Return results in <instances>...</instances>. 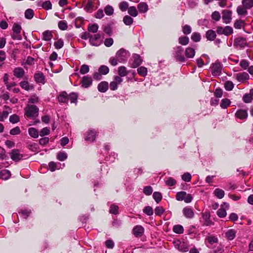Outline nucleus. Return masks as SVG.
<instances>
[{"mask_svg": "<svg viewBox=\"0 0 253 253\" xmlns=\"http://www.w3.org/2000/svg\"><path fill=\"white\" fill-rule=\"evenodd\" d=\"M35 80L38 83L44 84V76L42 73L39 72L36 73L34 76Z\"/></svg>", "mask_w": 253, "mask_h": 253, "instance_id": "23", "label": "nucleus"}, {"mask_svg": "<svg viewBox=\"0 0 253 253\" xmlns=\"http://www.w3.org/2000/svg\"><path fill=\"white\" fill-rule=\"evenodd\" d=\"M224 87L226 90H232L234 87V84L231 81H226L224 83Z\"/></svg>", "mask_w": 253, "mask_h": 253, "instance_id": "50", "label": "nucleus"}, {"mask_svg": "<svg viewBox=\"0 0 253 253\" xmlns=\"http://www.w3.org/2000/svg\"><path fill=\"white\" fill-rule=\"evenodd\" d=\"M144 229L141 225L135 226L132 229L133 234L136 237H141L144 233Z\"/></svg>", "mask_w": 253, "mask_h": 253, "instance_id": "11", "label": "nucleus"}, {"mask_svg": "<svg viewBox=\"0 0 253 253\" xmlns=\"http://www.w3.org/2000/svg\"><path fill=\"white\" fill-rule=\"evenodd\" d=\"M119 8L122 11H125L128 8V4L126 1H123L120 3Z\"/></svg>", "mask_w": 253, "mask_h": 253, "instance_id": "56", "label": "nucleus"}, {"mask_svg": "<svg viewBox=\"0 0 253 253\" xmlns=\"http://www.w3.org/2000/svg\"><path fill=\"white\" fill-rule=\"evenodd\" d=\"M28 133L29 135L33 138H38L39 135L38 130L34 127H30L28 129Z\"/></svg>", "mask_w": 253, "mask_h": 253, "instance_id": "32", "label": "nucleus"}, {"mask_svg": "<svg viewBox=\"0 0 253 253\" xmlns=\"http://www.w3.org/2000/svg\"><path fill=\"white\" fill-rule=\"evenodd\" d=\"M11 159L14 161H18L23 158V155L20 153L18 149H13L10 153Z\"/></svg>", "mask_w": 253, "mask_h": 253, "instance_id": "9", "label": "nucleus"}, {"mask_svg": "<svg viewBox=\"0 0 253 253\" xmlns=\"http://www.w3.org/2000/svg\"><path fill=\"white\" fill-rule=\"evenodd\" d=\"M20 86L24 89L29 91L34 88V85L32 84H29L27 81H22L20 83Z\"/></svg>", "mask_w": 253, "mask_h": 253, "instance_id": "24", "label": "nucleus"}, {"mask_svg": "<svg viewBox=\"0 0 253 253\" xmlns=\"http://www.w3.org/2000/svg\"><path fill=\"white\" fill-rule=\"evenodd\" d=\"M28 148L33 152H37L38 151V145L35 143L29 144Z\"/></svg>", "mask_w": 253, "mask_h": 253, "instance_id": "64", "label": "nucleus"}, {"mask_svg": "<svg viewBox=\"0 0 253 253\" xmlns=\"http://www.w3.org/2000/svg\"><path fill=\"white\" fill-rule=\"evenodd\" d=\"M184 215L187 218H192L194 216V212L192 208L186 207L182 210Z\"/></svg>", "mask_w": 253, "mask_h": 253, "instance_id": "12", "label": "nucleus"}, {"mask_svg": "<svg viewBox=\"0 0 253 253\" xmlns=\"http://www.w3.org/2000/svg\"><path fill=\"white\" fill-rule=\"evenodd\" d=\"M119 207L118 206L115 205H112L110 206V213L114 214H117L118 213Z\"/></svg>", "mask_w": 253, "mask_h": 253, "instance_id": "54", "label": "nucleus"}, {"mask_svg": "<svg viewBox=\"0 0 253 253\" xmlns=\"http://www.w3.org/2000/svg\"><path fill=\"white\" fill-rule=\"evenodd\" d=\"M231 101L229 99L224 98L221 100L220 107L222 109H226L230 105Z\"/></svg>", "mask_w": 253, "mask_h": 253, "instance_id": "37", "label": "nucleus"}, {"mask_svg": "<svg viewBox=\"0 0 253 253\" xmlns=\"http://www.w3.org/2000/svg\"><path fill=\"white\" fill-rule=\"evenodd\" d=\"M4 108L6 109V110H4L2 111L1 114H0V121H3L4 120L7 118L8 114L11 112V109L7 106H4Z\"/></svg>", "mask_w": 253, "mask_h": 253, "instance_id": "20", "label": "nucleus"}, {"mask_svg": "<svg viewBox=\"0 0 253 253\" xmlns=\"http://www.w3.org/2000/svg\"><path fill=\"white\" fill-rule=\"evenodd\" d=\"M67 158V155L65 152H59L57 154V158L60 161L65 160Z\"/></svg>", "mask_w": 253, "mask_h": 253, "instance_id": "53", "label": "nucleus"}, {"mask_svg": "<svg viewBox=\"0 0 253 253\" xmlns=\"http://www.w3.org/2000/svg\"><path fill=\"white\" fill-rule=\"evenodd\" d=\"M216 34L214 31L209 30L206 32V37L208 40L213 41L216 38Z\"/></svg>", "mask_w": 253, "mask_h": 253, "instance_id": "27", "label": "nucleus"}, {"mask_svg": "<svg viewBox=\"0 0 253 253\" xmlns=\"http://www.w3.org/2000/svg\"><path fill=\"white\" fill-rule=\"evenodd\" d=\"M222 66L219 63H215L212 64L211 72L214 76H218L221 72Z\"/></svg>", "mask_w": 253, "mask_h": 253, "instance_id": "10", "label": "nucleus"}, {"mask_svg": "<svg viewBox=\"0 0 253 253\" xmlns=\"http://www.w3.org/2000/svg\"><path fill=\"white\" fill-rule=\"evenodd\" d=\"M133 58L134 62L132 64V67L133 68H136L138 67L142 63V59L141 58V57L138 54H135L134 55Z\"/></svg>", "mask_w": 253, "mask_h": 253, "instance_id": "28", "label": "nucleus"}, {"mask_svg": "<svg viewBox=\"0 0 253 253\" xmlns=\"http://www.w3.org/2000/svg\"><path fill=\"white\" fill-rule=\"evenodd\" d=\"M236 235V231L233 229L228 230L225 233L226 237L230 240H232L235 237Z\"/></svg>", "mask_w": 253, "mask_h": 253, "instance_id": "35", "label": "nucleus"}, {"mask_svg": "<svg viewBox=\"0 0 253 253\" xmlns=\"http://www.w3.org/2000/svg\"><path fill=\"white\" fill-rule=\"evenodd\" d=\"M9 121L12 124L17 123L19 121V118L16 114L12 115L9 117Z\"/></svg>", "mask_w": 253, "mask_h": 253, "instance_id": "61", "label": "nucleus"}, {"mask_svg": "<svg viewBox=\"0 0 253 253\" xmlns=\"http://www.w3.org/2000/svg\"><path fill=\"white\" fill-rule=\"evenodd\" d=\"M128 13L133 17H136L138 14V12L134 6H130L128 8Z\"/></svg>", "mask_w": 253, "mask_h": 253, "instance_id": "45", "label": "nucleus"}, {"mask_svg": "<svg viewBox=\"0 0 253 253\" xmlns=\"http://www.w3.org/2000/svg\"><path fill=\"white\" fill-rule=\"evenodd\" d=\"M137 8L140 12H146L148 10V5L143 2L140 3L138 4Z\"/></svg>", "mask_w": 253, "mask_h": 253, "instance_id": "38", "label": "nucleus"}, {"mask_svg": "<svg viewBox=\"0 0 253 253\" xmlns=\"http://www.w3.org/2000/svg\"><path fill=\"white\" fill-rule=\"evenodd\" d=\"M98 72L101 74L105 75L109 73V69L105 65H101L98 69Z\"/></svg>", "mask_w": 253, "mask_h": 253, "instance_id": "42", "label": "nucleus"}, {"mask_svg": "<svg viewBox=\"0 0 253 253\" xmlns=\"http://www.w3.org/2000/svg\"><path fill=\"white\" fill-rule=\"evenodd\" d=\"M166 184L168 186H172L176 184V181L172 177H168L165 181Z\"/></svg>", "mask_w": 253, "mask_h": 253, "instance_id": "44", "label": "nucleus"}, {"mask_svg": "<svg viewBox=\"0 0 253 253\" xmlns=\"http://www.w3.org/2000/svg\"><path fill=\"white\" fill-rule=\"evenodd\" d=\"M11 176V173L9 170L3 169L0 171V178L3 180L8 179Z\"/></svg>", "mask_w": 253, "mask_h": 253, "instance_id": "25", "label": "nucleus"}, {"mask_svg": "<svg viewBox=\"0 0 253 253\" xmlns=\"http://www.w3.org/2000/svg\"><path fill=\"white\" fill-rule=\"evenodd\" d=\"M226 210L222 208H220L217 211V214L221 218L224 217L226 215Z\"/></svg>", "mask_w": 253, "mask_h": 253, "instance_id": "59", "label": "nucleus"}, {"mask_svg": "<svg viewBox=\"0 0 253 253\" xmlns=\"http://www.w3.org/2000/svg\"><path fill=\"white\" fill-rule=\"evenodd\" d=\"M98 26L96 24H89L87 27V31L91 33H96L98 29Z\"/></svg>", "mask_w": 253, "mask_h": 253, "instance_id": "33", "label": "nucleus"}, {"mask_svg": "<svg viewBox=\"0 0 253 253\" xmlns=\"http://www.w3.org/2000/svg\"><path fill=\"white\" fill-rule=\"evenodd\" d=\"M13 73L14 75L16 77L18 78H21L24 76L25 71L23 68L21 67H17L14 69Z\"/></svg>", "mask_w": 253, "mask_h": 253, "instance_id": "22", "label": "nucleus"}, {"mask_svg": "<svg viewBox=\"0 0 253 253\" xmlns=\"http://www.w3.org/2000/svg\"><path fill=\"white\" fill-rule=\"evenodd\" d=\"M57 99L59 103L67 104V93L65 91H62L57 97Z\"/></svg>", "mask_w": 253, "mask_h": 253, "instance_id": "17", "label": "nucleus"}, {"mask_svg": "<svg viewBox=\"0 0 253 253\" xmlns=\"http://www.w3.org/2000/svg\"><path fill=\"white\" fill-rule=\"evenodd\" d=\"M234 46L244 47L247 45L246 39L244 38H237L234 40Z\"/></svg>", "mask_w": 253, "mask_h": 253, "instance_id": "14", "label": "nucleus"}, {"mask_svg": "<svg viewBox=\"0 0 253 253\" xmlns=\"http://www.w3.org/2000/svg\"><path fill=\"white\" fill-rule=\"evenodd\" d=\"M39 109L33 105H28L25 109V115L29 118L36 117L38 115Z\"/></svg>", "mask_w": 253, "mask_h": 253, "instance_id": "1", "label": "nucleus"}, {"mask_svg": "<svg viewBox=\"0 0 253 253\" xmlns=\"http://www.w3.org/2000/svg\"><path fill=\"white\" fill-rule=\"evenodd\" d=\"M222 18L223 22L226 24L230 23L232 19V12L229 10H223L222 11Z\"/></svg>", "mask_w": 253, "mask_h": 253, "instance_id": "8", "label": "nucleus"}, {"mask_svg": "<svg viewBox=\"0 0 253 253\" xmlns=\"http://www.w3.org/2000/svg\"><path fill=\"white\" fill-rule=\"evenodd\" d=\"M192 29L188 25H185L182 27V32L185 35H188L191 33Z\"/></svg>", "mask_w": 253, "mask_h": 253, "instance_id": "57", "label": "nucleus"}, {"mask_svg": "<svg viewBox=\"0 0 253 253\" xmlns=\"http://www.w3.org/2000/svg\"><path fill=\"white\" fill-rule=\"evenodd\" d=\"M173 231L177 234H181L183 232L184 229L182 225H176L173 226Z\"/></svg>", "mask_w": 253, "mask_h": 253, "instance_id": "46", "label": "nucleus"}, {"mask_svg": "<svg viewBox=\"0 0 253 253\" xmlns=\"http://www.w3.org/2000/svg\"><path fill=\"white\" fill-rule=\"evenodd\" d=\"M235 117L240 120H246L248 116L247 110L240 109L235 114Z\"/></svg>", "mask_w": 253, "mask_h": 253, "instance_id": "13", "label": "nucleus"}, {"mask_svg": "<svg viewBox=\"0 0 253 253\" xmlns=\"http://www.w3.org/2000/svg\"><path fill=\"white\" fill-rule=\"evenodd\" d=\"M153 197L155 200V201L158 203H159L162 199V195L160 192H155L153 193Z\"/></svg>", "mask_w": 253, "mask_h": 253, "instance_id": "47", "label": "nucleus"}, {"mask_svg": "<svg viewBox=\"0 0 253 253\" xmlns=\"http://www.w3.org/2000/svg\"><path fill=\"white\" fill-rule=\"evenodd\" d=\"M42 6L45 10H49L52 8V4L50 0H46L42 3Z\"/></svg>", "mask_w": 253, "mask_h": 253, "instance_id": "51", "label": "nucleus"}, {"mask_svg": "<svg viewBox=\"0 0 253 253\" xmlns=\"http://www.w3.org/2000/svg\"><path fill=\"white\" fill-rule=\"evenodd\" d=\"M93 4L91 0H88L87 2L84 7V9L87 11H90L93 9Z\"/></svg>", "mask_w": 253, "mask_h": 253, "instance_id": "60", "label": "nucleus"}, {"mask_svg": "<svg viewBox=\"0 0 253 253\" xmlns=\"http://www.w3.org/2000/svg\"><path fill=\"white\" fill-rule=\"evenodd\" d=\"M92 81L91 77L84 76L82 81V86L85 88L88 87L92 84Z\"/></svg>", "mask_w": 253, "mask_h": 253, "instance_id": "18", "label": "nucleus"}, {"mask_svg": "<svg viewBox=\"0 0 253 253\" xmlns=\"http://www.w3.org/2000/svg\"><path fill=\"white\" fill-rule=\"evenodd\" d=\"M96 132L94 130H89L86 132L85 140L87 141L93 142L96 137Z\"/></svg>", "mask_w": 253, "mask_h": 253, "instance_id": "16", "label": "nucleus"}, {"mask_svg": "<svg viewBox=\"0 0 253 253\" xmlns=\"http://www.w3.org/2000/svg\"><path fill=\"white\" fill-rule=\"evenodd\" d=\"M133 19L129 16L126 15L123 18V22L126 25H130L133 23Z\"/></svg>", "mask_w": 253, "mask_h": 253, "instance_id": "49", "label": "nucleus"}, {"mask_svg": "<svg viewBox=\"0 0 253 253\" xmlns=\"http://www.w3.org/2000/svg\"><path fill=\"white\" fill-rule=\"evenodd\" d=\"M101 35L100 34H96L95 35H91L90 38L89 42L90 44L93 46H98L101 43Z\"/></svg>", "mask_w": 253, "mask_h": 253, "instance_id": "7", "label": "nucleus"}, {"mask_svg": "<svg viewBox=\"0 0 253 253\" xmlns=\"http://www.w3.org/2000/svg\"><path fill=\"white\" fill-rule=\"evenodd\" d=\"M243 6L248 9H250L253 6V0H243Z\"/></svg>", "mask_w": 253, "mask_h": 253, "instance_id": "41", "label": "nucleus"}, {"mask_svg": "<svg viewBox=\"0 0 253 253\" xmlns=\"http://www.w3.org/2000/svg\"><path fill=\"white\" fill-rule=\"evenodd\" d=\"M247 8L243 5L238 6L237 8V12L239 15L245 16L247 14Z\"/></svg>", "mask_w": 253, "mask_h": 253, "instance_id": "31", "label": "nucleus"}, {"mask_svg": "<svg viewBox=\"0 0 253 253\" xmlns=\"http://www.w3.org/2000/svg\"><path fill=\"white\" fill-rule=\"evenodd\" d=\"M59 28L61 30H65L67 29V24L65 21H60L58 24Z\"/></svg>", "mask_w": 253, "mask_h": 253, "instance_id": "52", "label": "nucleus"}, {"mask_svg": "<svg viewBox=\"0 0 253 253\" xmlns=\"http://www.w3.org/2000/svg\"><path fill=\"white\" fill-rule=\"evenodd\" d=\"M34 15V11L32 9H28L25 12V16L27 19H32Z\"/></svg>", "mask_w": 253, "mask_h": 253, "instance_id": "48", "label": "nucleus"}, {"mask_svg": "<svg viewBox=\"0 0 253 253\" xmlns=\"http://www.w3.org/2000/svg\"><path fill=\"white\" fill-rule=\"evenodd\" d=\"M218 239L213 236H208L205 239V242L209 245H211L214 243H217L218 242Z\"/></svg>", "mask_w": 253, "mask_h": 253, "instance_id": "30", "label": "nucleus"}, {"mask_svg": "<svg viewBox=\"0 0 253 253\" xmlns=\"http://www.w3.org/2000/svg\"><path fill=\"white\" fill-rule=\"evenodd\" d=\"M249 75L246 72L238 73L236 75V79L239 82L247 80L249 79Z\"/></svg>", "mask_w": 253, "mask_h": 253, "instance_id": "26", "label": "nucleus"}, {"mask_svg": "<svg viewBox=\"0 0 253 253\" xmlns=\"http://www.w3.org/2000/svg\"><path fill=\"white\" fill-rule=\"evenodd\" d=\"M50 133L49 128L47 127H45L43 128L41 131L39 132V135L41 136H43L44 135H47L49 134Z\"/></svg>", "mask_w": 253, "mask_h": 253, "instance_id": "58", "label": "nucleus"}, {"mask_svg": "<svg viewBox=\"0 0 253 253\" xmlns=\"http://www.w3.org/2000/svg\"><path fill=\"white\" fill-rule=\"evenodd\" d=\"M78 98V94L77 93L72 92L69 94L67 93V102L70 100L71 103L76 104Z\"/></svg>", "mask_w": 253, "mask_h": 253, "instance_id": "21", "label": "nucleus"}, {"mask_svg": "<svg viewBox=\"0 0 253 253\" xmlns=\"http://www.w3.org/2000/svg\"><path fill=\"white\" fill-rule=\"evenodd\" d=\"M143 212L148 215H152L153 214V209L150 206H146L143 209Z\"/></svg>", "mask_w": 253, "mask_h": 253, "instance_id": "62", "label": "nucleus"}, {"mask_svg": "<svg viewBox=\"0 0 253 253\" xmlns=\"http://www.w3.org/2000/svg\"><path fill=\"white\" fill-rule=\"evenodd\" d=\"M174 57L177 61L183 62L185 61V58L183 54V48L181 46H177L174 48Z\"/></svg>", "mask_w": 253, "mask_h": 253, "instance_id": "3", "label": "nucleus"}, {"mask_svg": "<svg viewBox=\"0 0 253 253\" xmlns=\"http://www.w3.org/2000/svg\"><path fill=\"white\" fill-rule=\"evenodd\" d=\"M118 73L119 76L121 77H125L127 75L128 72L125 66H120L118 68Z\"/></svg>", "mask_w": 253, "mask_h": 253, "instance_id": "34", "label": "nucleus"}, {"mask_svg": "<svg viewBox=\"0 0 253 253\" xmlns=\"http://www.w3.org/2000/svg\"><path fill=\"white\" fill-rule=\"evenodd\" d=\"M189 42V39L188 37L186 36H181L178 39L179 43L183 45H187Z\"/></svg>", "mask_w": 253, "mask_h": 253, "instance_id": "40", "label": "nucleus"}, {"mask_svg": "<svg viewBox=\"0 0 253 253\" xmlns=\"http://www.w3.org/2000/svg\"><path fill=\"white\" fill-rule=\"evenodd\" d=\"M191 38L194 42H198L201 40V36L199 33L194 32L192 34Z\"/></svg>", "mask_w": 253, "mask_h": 253, "instance_id": "55", "label": "nucleus"}, {"mask_svg": "<svg viewBox=\"0 0 253 253\" xmlns=\"http://www.w3.org/2000/svg\"><path fill=\"white\" fill-rule=\"evenodd\" d=\"M176 199L179 201L183 200L185 203H189L192 201L193 198L191 194H187L185 191H180L176 193Z\"/></svg>", "mask_w": 253, "mask_h": 253, "instance_id": "2", "label": "nucleus"}, {"mask_svg": "<svg viewBox=\"0 0 253 253\" xmlns=\"http://www.w3.org/2000/svg\"><path fill=\"white\" fill-rule=\"evenodd\" d=\"M42 35L43 40L46 41H50L53 37L51 32L48 30L44 31Z\"/></svg>", "mask_w": 253, "mask_h": 253, "instance_id": "39", "label": "nucleus"}, {"mask_svg": "<svg viewBox=\"0 0 253 253\" xmlns=\"http://www.w3.org/2000/svg\"><path fill=\"white\" fill-rule=\"evenodd\" d=\"M202 217L204 220V225L210 226L213 224V222L210 220L211 214L209 211H206L202 213Z\"/></svg>", "mask_w": 253, "mask_h": 253, "instance_id": "15", "label": "nucleus"}, {"mask_svg": "<svg viewBox=\"0 0 253 253\" xmlns=\"http://www.w3.org/2000/svg\"><path fill=\"white\" fill-rule=\"evenodd\" d=\"M173 244L175 247L181 252H187L189 250V246L185 242L177 240L173 241Z\"/></svg>", "mask_w": 253, "mask_h": 253, "instance_id": "4", "label": "nucleus"}, {"mask_svg": "<svg viewBox=\"0 0 253 253\" xmlns=\"http://www.w3.org/2000/svg\"><path fill=\"white\" fill-rule=\"evenodd\" d=\"M224 35L225 36H228L233 32V30L232 28L230 26H227L224 28Z\"/></svg>", "mask_w": 253, "mask_h": 253, "instance_id": "63", "label": "nucleus"}, {"mask_svg": "<svg viewBox=\"0 0 253 253\" xmlns=\"http://www.w3.org/2000/svg\"><path fill=\"white\" fill-rule=\"evenodd\" d=\"M137 72L140 76L145 77L147 74V69L144 67L141 66L137 69Z\"/></svg>", "mask_w": 253, "mask_h": 253, "instance_id": "43", "label": "nucleus"}, {"mask_svg": "<svg viewBox=\"0 0 253 253\" xmlns=\"http://www.w3.org/2000/svg\"><path fill=\"white\" fill-rule=\"evenodd\" d=\"M108 83L106 81H103L100 83L98 85V89L100 92H105L108 89Z\"/></svg>", "mask_w": 253, "mask_h": 253, "instance_id": "19", "label": "nucleus"}, {"mask_svg": "<svg viewBox=\"0 0 253 253\" xmlns=\"http://www.w3.org/2000/svg\"><path fill=\"white\" fill-rule=\"evenodd\" d=\"M214 195L218 199H222L224 196V191L220 189L216 188L213 192Z\"/></svg>", "mask_w": 253, "mask_h": 253, "instance_id": "36", "label": "nucleus"}, {"mask_svg": "<svg viewBox=\"0 0 253 253\" xmlns=\"http://www.w3.org/2000/svg\"><path fill=\"white\" fill-rule=\"evenodd\" d=\"M185 54L187 58H193L195 54V51L193 48H186L185 51Z\"/></svg>", "mask_w": 253, "mask_h": 253, "instance_id": "29", "label": "nucleus"}, {"mask_svg": "<svg viewBox=\"0 0 253 253\" xmlns=\"http://www.w3.org/2000/svg\"><path fill=\"white\" fill-rule=\"evenodd\" d=\"M123 79L119 76H114L113 81L110 83V88L111 90L114 91L118 89V85L123 82Z\"/></svg>", "mask_w": 253, "mask_h": 253, "instance_id": "5", "label": "nucleus"}, {"mask_svg": "<svg viewBox=\"0 0 253 253\" xmlns=\"http://www.w3.org/2000/svg\"><path fill=\"white\" fill-rule=\"evenodd\" d=\"M128 54L126 50L124 49H120L116 53V57L120 62L125 61L128 57Z\"/></svg>", "mask_w": 253, "mask_h": 253, "instance_id": "6", "label": "nucleus"}]
</instances>
